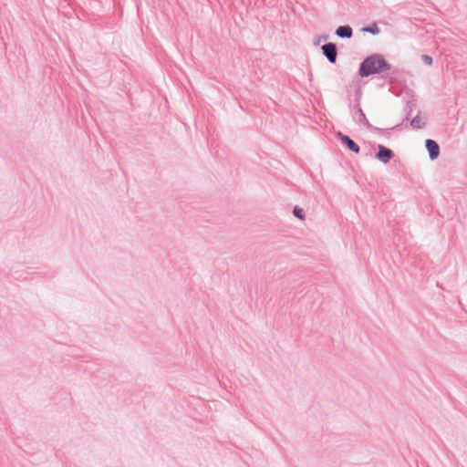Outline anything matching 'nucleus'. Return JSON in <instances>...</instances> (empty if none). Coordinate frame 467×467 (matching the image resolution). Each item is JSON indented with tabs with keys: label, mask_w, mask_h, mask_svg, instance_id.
Listing matches in <instances>:
<instances>
[{
	"label": "nucleus",
	"mask_w": 467,
	"mask_h": 467,
	"mask_svg": "<svg viewBox=\"0 0 467 467\" xmlns=\"http://www.w3.org/2000/svg\"><path fill=\"white\" fill-rule=\"evenodd\" d=\"M389 68L385 59L380 56H371L366 58L359 68L361 77H368L372 74L381 73Z\"/></svg>",
	"instance_id": "1"
},
{
	"label": "nucleus",
	"mask_w": 467,
	"mask_h": 467,
	"mask_svg": "<svg viewBox=\"0 0 467 467\" xmlns=\"http://www.w3.org/2000/svg\"><path fill=\"white\" fill-rule=\"evenodd\" d=\"M324 55L331 63H335L337 59V47L335 44L328 43L322 47Z\"/></svg>",
	"instance_id": "2"
},
{
	"label": "nucleus",
	"mask_w": 467,
	"mask_h": 467,
	"mask_svg": "<svg viewBox=\"0 0 467 467\" xmlns=\"http://www.w3.org/2000/svg\"><path fill=\"white\" fill-rule=\"evenodd\" d=\"M376 157L378 160H379L383 163H387L392 159L393 152L389 149H387L386 147L379 145V152Z\"/></svg>",
	"instance_id": "3"
},
{
	"label": "nucleus",
	"mask_w": 467,
	"mask_h": 467,
	"mask_svg": "<svg viewBox=\"0 0 467 467\" xmlns=\"http://www.w3.org/2000/svg\"><path fill=\"white\" fill-rule=\"evenodd\" d=\"M426 148L430 153V157L431 160L436 159L440 153L439 145L432 140H426Z\"/></svg>",
	"instance_id": "4"
},
{
	"label": "nucleus",
	"mask_w": 467,
	"mask_h": 467,
	"mask_svg": "<svg viewBox=\"0 0 467 467\" xmlns=\"http://www.w3.org/2000/svg\"><path fill=\"white\" fill-rule=\"evenodd\" d=\"M337 136L340 138L341 141L347 145V147L353 152L358 153L359 147L357 143H355L350 138L346 135H343L341 132L337 133Z\"/></svg>",
	"instance_id": "5"
},
{
	"label": "nucleus",
	"mask_w": 467,
	"mask_h": 467,
	"mask_svg": "<svg viewBox=\"0 0 467 467\" xmlns=\"http://www.w3.org/2000/svg\"><path fill=\"white\" fill-rule=\"evenodd\" d=\"M336 34L339 37H348V38H349L352 36V29L348 26H339L337 29Z\"/></svg>",
	"instance_id": "6"
},
{
	"label": "nucleus",
	"mask_w": 467,
	"mask_h": 467,
	"mask_svg": "<svg viewBox=\"0 0 467 467\" xmlns=\"http://www.w3.org/2000/svg\"><path fill=\"white\" fill-rule=\"evenodd\" d=\"M426 121H425V119L420 115L416 116L415 118L412 119L410 124L412 127L416 128V129H421L424 127Z\"/></svg>",
	"instance_id": "7"
},
{
	"label": "nucleus",
	"mask_w": 467,
	"mask_h": 467,
	"mask_svg": "<svg viewBox=\"0 0 467 467\" xmlns=\"http://www.w3.org/2000/svg\"><path fill=\"white\" fill-rule=\"evenodd\" d=\"M366 32H368L373 35H377L379 33V28L377 24H372L368 27L364 29Z\"/></svg>",
	"instance_id": "8"
},
{
	"label": "nucleus",
	"mask_w": 467,
	"mask_h": 467,
	"mask_svg": "<svg viewBox=\"0 0 467 467\" xmlns=\"http://www.w3.org/2000/svg\"><path fill=\"white\" fill-rule=\"evenodd\" d=\"M293 213H294V215H295L296 217H297V218H299V219H301V220H304V218H305V214H304V211H303V209H302V208H300V207H298V206H296V207L294 208Z\"/></svg>",
	"instance_id": "9"
},
{
	"label": "nucleus",
	"mask_w": 467,
	"mask_h": 467,
	"mask_svg": "<svg viewBox=\"0 0 467 467\" xmlns=\"http://www.w3.org/2000/svg\"><path fill=\"white\" fill-rule=\"evenodd\" d=\"M421 59H422V60L424 61V63H425V64H427L428 66L432 65L433 60H432V57H431V56H429V55H423V56L421 57Z\"/></svg>",
	"instance_id": "10"
},
{
	"label": "nucleus",
	"mask_w": 467,
	"mask_h": 467,
	"mask_svg": "<svg viewBox=\"0 0 467 467\" xmlns=\"http://www.w3.org/2000/svg\"><path fill=\"white\" fill-rule=\"evenodd\" d=\"M360 116L362 118V120L364 121V124L365 125H369V122L368 120V119L366 118L365 114L363 113V111L360 109Z\"/></svg>",
	"instance_id": "11"
}]
</instances>
